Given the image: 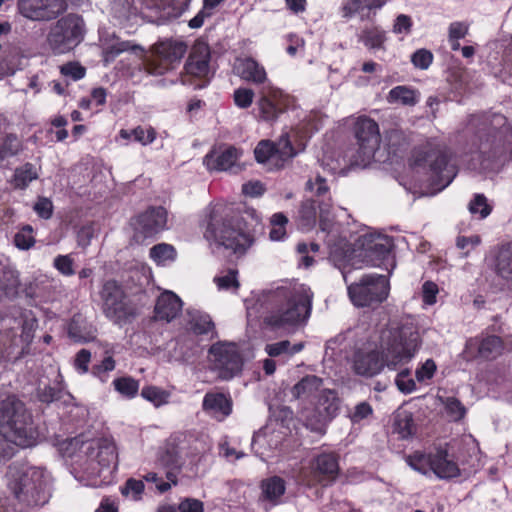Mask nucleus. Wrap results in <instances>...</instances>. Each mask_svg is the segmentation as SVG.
<instances>
[{
	"label": "nucleus",
	"instance_id": "c85d7f7f",
	"mask_svg": "<svg viewBox=\"0 0 512 512\" xmlns=\"http://www.w3.org/2000/svg\"><path fill=\"white\" fill-rule=\"evenodd\" d=\"M323 384V380L315 375H307L297 382L291 389V394L295 399H306L318 391Z\"/></svg>",
	"mask_w": 512,
	"mask_h": 512
},
{
	"label": "nucleus",
	"instance_id": "69168bd1",
	"mask_svg": "<svg viewBox=\"0 0 512 512\" xmlns=\"http://www.w3.org/2000/svg\"><path fill=\"white\" fill-rule=\"evenodd\" d=\"M412 27L411 18L405 14H400L397 16L394 25L393 32L396 34H408Z\"/></svg>",
	"mask_w": 512,
	"mask_h": 512
},
{
	"label": "nucleus",
	"instance_id": "c9c22d12",
	"mask_svg": "<svg viewBox=\"0 0 512 512\" xmlns=\"http://www.w3.org/2000/svg\"><path fill=\"white\" fill-rule=\"evenodd\" d=\"M190 325L192 331L199 335L207 334L214 330V323L211 317L200 311L191 313Z\"/></svg>",
	"mask_w": 512,
	"mask_h": 512
},
{
	"label": "nucleus",
	"instance_id": "2eb2a0df",
	"mask_svg": "<svg viewBox=\"0 0 512 512\" xmlns=\"http://www.w3.org/2000/svg\"><path fill=\"white\" fill-rule=\"evenodd\" d=\"M361 250L358 254L366 266H379L393 247L392 239L380 233H367L359 240Z\"/></svg>",
	"mask_w": 512,
	"mask_h": 512
},
{
	"label": "nucleus",
	"instance_id": "6ab92c4d",
	"mask_svg": "<svg viewBox=\"0 0 512 512\" xmlns=\"http://www.w3.org/2000/svg\"><path fill=\"white\" fill-rule=\"evenodd\" d=\"M242 151L231 145H222L213 149L204 158V164L209 170L227 171L235 166Z\"/></svg>",
	"mask_w": 512,
	"mask_h": 512
},
{
	"label": "nucleus",
	"instance_id": "e2e57ef3",
	"mask_svg": "<svg viewBox=\"0 0 512 512\" xmlns=\"http://www.w3.org/2000/svg\"><path fill=\"white\" fill-rule=\"evenodd\" d=\"M144 490V483L141 480L128 479L125 486L122 487L121 492L123 495H132L134 499H138L139 495Z\"/></svg>",
	"mask_w": 512,
	"mask_h": 512
},
{
	"label": "nucleus",
	"instance_id": "0eeeda50",
	"mask_svg": "<svg viewBox=\"0 0 512 512\" xmlns=\"http://www.w3.org/2000/svg\"><path fill=\"white\" fill-rule=\"evenodd\" d=\"M389 292V283L384 275H365L359 282L348 286V295L357 307H367L384 301Z\"/></svg>",
	"mask_w": 512,
	"mask_h": 512
},
{
	"label": "nucleus",
	"instance_id": "1a4fd4ad",
	"mask_svg": "<svg viewBox=\"0 0 512 512\" xmlns=\"http://www.w3.org/2000/svg\"><path fill=\"white\" fill-rule=\"evenodd\" d=\"M153 59L146 60V70L153 75H162L175 62H179L187 51V45L178 40L166 39L156 43L153 48Z\"/></svg>",
	"mask_w": 512,
	"mask_h": 512
},
{
	"label": "nucleus",
	"instance_id": "a19ab883",
	"mask_svg": "<svg viewBox=\"0 0 512 512\" xmlns=\"http://www.w3.org/2000/svg\"><path fill=\"white\" fill-rule=\"evenodd\" d=\"M98 449L97 458L100 465L105 467L115 462L117 458L116 448L112 442L103 440L99 442Z\"/></svg>",
	"mask_w": 512,
	"mask_h": 512
},
{
	"label": "nucleus",
	"instance_id": "f8f14e48",
	"mask_svg": "<svg viewBox=\"0 0 512 512\" xmlns=\"http://www.w3.org/2000/svg\"><path fill=\"white\" fill-rule=\"evenodd\" d=\"M254 154L257 162L269 163L276 169L284 167L285 163L296 155L287 134L282 135L277 143L270 140H261Z\"/></svg>",
	"mask_w": 512,
	"mask_h": 512
},
{
	"label": "nucleus",
	"instance_id": "4468645a",
	"mask_svg": "<svg viewBox=\"0 0 512 512\" xmlns=\"http://www.w3.org/2000/svg\"><path fill=\"white\" fill-rule=\"evenodd\" d=\"M100 296L104 314L114 322L120 323L131 314L125 302L124 292L116 281L109 280L104 283Z\"/></svg>",
	"mask_w": 512,
	"mask_h": 512
},
{
	"label": "nucleus",
	"instance_id": "6e6d98bb",
	"mask_svg": "<svg viewBox=\"0 0 512 512\" xmlns=\"http://www.w3.org/2000/svg\"><path fill=\"white\" fill-rule=\"evenodd\" d=\"M433 60V55L426 49H419L411 56L413 65L419 69H427Z\"/></svg>",
	"mask_w": 512,
	"mask_h": 512
},
{
	"label": "nucleus",
	"instance_id": "7c9ffc66",
	"mask_svg": "<svg viewBox=\"0 0 512 512\" xmlns=\"http://www.w3.org/2000/svg\"><path fill=\"white\" fill-rule=\"evenodd\" d=\"M261 489L266 500L275 502L285 492V481L278 476H273L261 482Z\"/></svg>",
	"mask_w": 512,
	"mask_h": 512
},
{
	"label": "nucleus",
	"instance_id": "20e7f679",
	"mask_svg": "<svg viewBox=\"0 0 512 512\" xmlns=\"http://www.w3.org/2000/svg\"><path fill=\"white\" fill-rule=\"evenodd\" d=\"M205 223L204 237L234 253H244L252 243L249 235L232 225V218L222 206L212 207Z\"/></svg>",
	"mask_w": 512,
	"mask_h": 512
},
{
	"label": "nucleus",
	"instance_id": "603ef678",
	"mask_svg": "<svg viewBox=\"0 0 512 512\" xmlns=\"http://www.w3.org/2000/svg\"><path fill=\"white\" fill-rule=\"evenodd\" d=\"M234 102L236 106L246 109L251 106L254 98V92L248 88H238L234 91Z\"/></svg>",
	"mask_w": 512,
	"mask_h": 512
},
{
	"label": "nucleus",
	"instance_id": "cd10ccee",
	"mask_svg": "<svg viewBox=\"0 0 512 512\" xmlns=\"http://www.w3.org/2000/svg\"><path fill=\"white\" fill-rule=\"evenodd\" d=\"M494 266L499 277L512 281V242L503 244L498 248Z\"/></svg>",
	"mask_w": 512,
	"mask_h": 512
},
{
	"label": "nucleus",
	"instance_id": "58836bf2",
	"mask_svg": "<svg viewBox=\"0 0 512 512\" xmlns=\"http://www.w3.org/2000/svg\"><path fill=\"white\" fill-rule=\"evenodd\" d=\"M160 465L177 469L180 467V454L178 449L174 445H166L165 449L160 453L158 457Z\"/></svg>",
	"mask_w": 512,
	"mask_h": 512
},
{
	"label": "nucleus",
	"instance_id": "de8ad7c7",
	"mask_svg": "<svg viewBox=\"0 0 512 512\" xmlns=\"http://www.w3.org/2000/svg\"><path fill=\"white\" fill-rule=\"evenodd\" d=\"M141 396L158 407L167 403L169 394L158 387L147 386L142 389Z\"/></svg>",
	"mask_w": 512,
	"mask_h": 512
},
{
	"label": "nucleus",
	"instance_id": "b1692460",
	"mask_svg": "<svg viewBox=\"0 0 512 512\" xmlns=\"http://www.w3.org/2000/svg\"><path fill=\"white\" fill-rule=\"evenodd\" d=\"M234 69L243 80L254 84H263L267 81V74L263 66L252 58L237 59Z\"/></svg>",
	"mask_w": 512,
	"mask_h": 512
},
{
	"label": "nucleus",
	"instance_id": "f3484780",
	"mask_svg": "<svg viewBox=\"0 0 512 512\" xmlns=\"http://www.w3.org/2000/svg\"><path fill=\"white\" fill-rule=\"evenodd\" d=\"M503 350L504 343L499 336L487 335L470 338L466 342L464 353L469 359L494 360L502 354Z\"/></svg>",
	"mask_w": 512,
	"mask_h": 512
},
{
	"label": "nucleus",
	"instance_id": "5fc2aeb1",
	"mask_svg": "<svg viewBox=\"0 0 512 512\" xmlns=\"http://www.w3.org/2000/svg\"><path fill=\"white\" fill-rule=\"evenodd\" d=\"M132 134L134 139L144 146L152 143L156 138V131L152 127L144 128L138 126L132 130Z\"/></svg>",
	"mask_w": 512,
	"mask_h": 512
},
{
	"label": "nucleus",
	"instance_id": "4c0bfd02",
	"mask_svg": "<svg viewBox=\"0 0 512 512\" xmlns=\"http://www.w3.org/2000/svg\"><path fill=\"white\" fill-rule=\"evenodd\" d=\"M20 287V280L18 275L13 271H5L0 278V289L4 291L5 295L14 298L18 295Z\"/></svg>",
	"mask_w": 512,
	"mask_h": 512
},
{
	"label": "nucleus",
	"instance_id": "8fccbe9b",
	"mask_svg": "<svg viewBox=\"0 0 512 512\" xmlns=\"http://www.w3.org/2000/svg\"><path fill=\"white\" fill-rule=\"evenodd\" d=\"M33 229L30 225L24 226L14 236V244L21 250H28L35 244V238L32 235Z\"/></svg>",
	"mask_w": 512,
	"mask_h": 512
},
{
	"label": "nucleus",
	"instance_id": "680f3d73",
	"mask_svg": "<svg viewBox=\"0 0 512 512\" xmlns=\"http://www.w3.org/2000/svg\"><path fill=\"white\" fill-rule=\"evenodd\" d=\"M436 364L432 359H427L423 365L416 370V378L419 382L429 380L436 371Z\"/></svg>",
	"mask_w": 512,
	"mask_h": 512
},
{
	"label": "nucleus",
	"instance_id": "f03ea898",
	"mask_svg": "<svg viewBox=\"0 0 512 512\" xmlns=\"http://www.w3.org/2000/svg\"><path fill=\"white\" fill-rule=\"evenodd\" d=\"M275 308L264 323L272 328H290L304 324L310 316L312 293L303 285L282 286L272 292Z\"/></svg>",
	"mask_w": 512,
	"mask_h": 512
},
{
	"label": "nucleus",
	"instance_id": "7ed1b4c3",
	"mask_svg": "<svg viewBox=\"0 0 512 512\" xmlns=\"http://www.w3.org/2000/svg\"><path fill=\"white\" fill-rule=\"evenodd\" d=\"M0 434L21 447L36 443L38 433L25 404L15 395L0 399Z\"/></svg>",
	"mask_w": 512,
	"mask_h": 512
},
{
	"label": "nucleus",
	"instance_id": "bf43d9fd",
	"mask_svg": "<svg viewBox=\"0 0 512 512\" xmlns=\"http://www.w3.org/2000/svg\"><path fill=\"white\" fill-rule=\"evenodd\" d=\"M55 268L65 276L74 274L73 260L69 255H59L54 260Z\"/></svg>",
	"mask_w": 512,
	"mask_h": 512
},
{
	"label": "nucleus",
	"instance_id": "052dcab7",
	"mask_svg": "<svg viewBox=\"0 0 512 512\" xmlns=\"http://www.w3.org/2000/svg\"><path fill=\"white\" fill-rule=\"evenodd\" d=\"M60 71L63 75L69 76L73 80H79L85 76V68L75 62L62 65Z\"/></svg>",
	"mask_w": 512,
	"mask_h": 512
},
{
	"label": "nucleus",
	"instance_id": "3c124183",
	"mask_svg": "<svg viewBox=\"0 0 512 512\" xmlns=\"http://www.w3.org/2000/svg\"><path fill=\"white\" fill-rule=\"evenodd\" d=\"M442 402L447 413L454 421L461 420L464 417L466 409L457 398L447 397Z\"/></svg>",
	"mask_w": 512,
	"mask_h": 512
},
{
	"label": "nucleus",
	"instance_id": "72a5a7b5",
	"mask_svg": "<svg viewBox=\"0 0 512 512\" xmlns=\"http://www.w3.org/2000/svg\"><path fill=\"white\" fill-rule=\"evenodd\" d=\"M150 257L157 265H166L176 258L175 248L167 243H160L150 249Z\"/></svg>",
	"mask_w": 512,
	"mask_h": 512
},
{
	"label": "nucleus",
	"instance_id": "a18cd8bd",
	"mask_svg": "<svg viewBox=\"0 0 512 512\" xmlns=\"http://www.w3.org/2000/svg\"><path fill=\"white\" fill-rule=\"evenodd\" d=\"M270 223L272 225L270 238L274 241L283 239L286 234L285 225L288 223L287 217L283 213H275L271 217Z\"/></svg>",
	"mask_w": 512,
	"mask_h": 512
},
{
	"label": "nucleus",
	"instance_id": "f704fd0d",
	"mask_svg": "<svg viewBox=\"0 0 512 512\" xmlns=\"http://www.w3.org/2000/svg\"><path fill=\"white\" fill-rule=\"evenodd\" d=\"M68 335L75 342H89L92 341L95 336L91 330H87L86 327L82 326L80 316H74L68 325Z\"/></svg>",
	"mask_w": 512,
	"mask_h": 512
},
{
	"label": "nucleus",
	"instance_id": "9b49d317",
	"mask_svg": "<svg viewBox=\"0 0 512 512\" xmlns=\"http://www.w3.org/2000/svg\"><path fill=\"white\" fill-rule=\"evenodd\" d=\"M340 409V399L335 390L323 389L318 396L316 411L312 415L302 412L305 426L313 432L324 433L327 422L332 420Z\"/></svg>",
	"mask_w": 512,
	"mask_h": 512
},
{
	"label": "nucleus",
	"instance_id": "a878e982",
	"mask_svg": "<svg viewBox=\"0 0 512 512\" xmlns=\"http://www.w3.org/2000/svg\"><path fill=\"white\" fill-rule=\"evenodd\" d=\"M506 118L499 113H487L472 116L470 125L477 129V133H486L488 136H495L498 128L503 126Z\"/></svg>",
	"mask_w": 512,
	"mask_h": 512
},
{
	"label": "nucleus",
	"instance_id": "e433bc0d",
	"mask_svg": "<svg viewBox=\"0 0 512 512\" xmlns=\"http://www.w3.org/2000/svg\"><path fill=\"white\" fill-rule=\"evenodd\" d=\"M394 431L398 433L402 439L410 437L414 433L412 415L408 412L397 414L394 419Z\"/></svg>",
	"mask_w": 512,
	"mask_h": 512
},
{
	"label": "nucleus",
	"instance_id": "37998d69",
	"mask_svg": "<svg viewBox=\"0 0 512 512\" xmlns=\"http://www.w3.org/2000/svg\"><path fill=\"white\" fill-rule=\"evenodd\" d=\"M224 0H203V8L198 12V14L189 21V27L196 29L200 28L205 18L210 17L212 15V10L217 7Z\"/></svg>",
	"mask_w": 512,
	"mask_h": 512
},
{
	"label": "nucleus",
	"instance_id": "6e6552de",
	"mask_svg": "<svg viewBox=\"0 0 512 512\" xmlns=\"http://www.w3.org/2000/svg\"><path fill=\"white\" fill-rule=\"evenodd\" d=\"M354 130L358 149L353 156V164L365 167L379 148L381 140L379 127L374 120L362 117L355 123Z\"/></svg>",
	"mask_w": 512,
	"mask_h": 512
},
{
	"label": "nucleus",
	"instance_id": "39448f33",
	"mask_svg": "<svg viewBox=\"0 0 512 512\" xmlns=\"http://www.w3.org/2000/svg\"><path fill=\"white\" fill-rule=\"evenodd\" d=\"M85 22L77 14L70 13L53 23L47 34L46 42L55 55L69 53L84 39Z\"/></svg>",
	"mask_w": 512,
	"mask_h": 512
},
{
	"label": "nucleus",
	"instance_id": "f257e3e1",
	"mask_svg": "<svg viewBox=\"0 0 512 512\" xmlns=\"http://www.w3.org/2000/svg\"><path fill=\"white\" fill-rule=\"evenodd\" d=\"M419 347V333L412 327L383 329L378 347L358 349L352 360L353 371L363 377L378 375L386 365L395 369L412 359Z\"/></svg>",
	"mask_w": 512,
	"mask_h": 512
},
{
	"label": "nucleus",
	"instance_id": "c756f323",
	"mask_svg": "<svg viewBox=\"0 0 512 512\" xmlns=\"http://www.w3.org/2000/svg\"><path fill=\"white\" fill-rule=\"evenodd\" d=\"M38 178V172L31 163H25L23 166L15 169L12 185L16 189H25L29 183Z\"/></svg>",
	"mask_w": 512,
	"mask_h": 512
},
{
	"label": "nucleus",
	"instance_id": "ea45409f",
	"mask_svg": "<svg viewBox=\"0 0 512 512\" xmlns=\"http://www.w3.org/2000/svg\"><path fill=\"white\" fill-rule=\"evenodd\" d=\"M299 219L302 227L311 228L316 222V206L313 200L302 202L299 210Z\"/></svg>",
	"mask_w": 512,
	"mask_h": 512
},
{
	"label": "nucleus",
	"instance_id": "4d7b16f0",
	"mask_svg": "<svg viewBox=\"0 0 512 512\" xmlns=\"http://www.w3.org/2000/svg\"><path fill=\"white\" fill-rule=\"evenodd\" d=\"M409 374H410L409 370L405 369L397 375L396 380H395L397 388L402 393H405V394L411 393L416 388L415 381L409 377Z\"/></svg>",
	"mask_w": 512,
	"mask_h": 512
},
{
	"label": "nucleus",
	"instance_id": "864d4df0",
	"mask_svg": "<svg viewBox=\"0 0 512 512\" xmlns=\"http://www.w3.org/2000/svg\"><path fill=\"white\" fill-rule=\"evenodd\" d=\"M215 283L217 284L219 289H238L239 282L237 279V271L236 270H229L226 274L215 277L214 279Z\"/></svg>",
	"mask_w": 512,
	"mask_h": 512
},
{
	"label": "nucleus",
	"instance_id": "0e129e2a",
	"mask_svg": "<svg viewBox=\"0 0 512 512\" xmlns=\"http://www.w3.org/2000/svg\"><path fill=\"white\" fill-rule=\"evenodd\" d=\"M306 189L309 191H314L317 196H322L329 190L326 184V179L320 175H318L314 181L308 180L306 183Z\"/></svg>",
	"mask_w": 512,
	"mask_h": 512
},
{
	"label": "nucleus",
	"instance_id": "bb28decb",
	"mask_svg": "<svg viewBox=\"0 0 512 512\" xmlns=\"http://www.w3.org/2000/svg\"><path fill=\"white\" fill-rule=\"evenodd\" d=\"M386 0H344L342 6L343 17L350 18L355 14H362L361 19L369 17L372 10L380 9Z\"/></svg>",
	"mask_w": 512,
	"mask_h": 512
},
{
	"label": "nucleus",
	"instance_id": "393cba45",
	"mask_svg": "<svg viewBox=\"0 0 512 512\" xmlns=\"http://www.w3.org/2000/svg\"><path fill=\"white\" fill-rule=\"evenodd\" d=\"M182 302L180 298L170 292L162 293L155 305V317L159 320L171 321L180 313Z\"/></svg>",
	"mask_w": 512,
	"mask_h": 512
},
{
	"label": "nucleus",
	"instance_id": "4be33fe9",
	"mask_svg": "<svg viewBox=\"0 0 512 512\" xmlns=\"http://www.w3.org/2000/svg\"><path fill=\"white\" fill-rule=\"evenodd\" d=\"M281 96V91L271 85L265 86L260 91L258 107L262 119L265 121H274L278 118L282 110L278 107L277 101Z\"/></svg>",
	"mask_w": 512,
	"mask_h": 512
},
{
	"label": "nucleus",
	"instance_id": "c03bdc74",
	"mask_svg": "<svg viewBox=\"0 0 512 512\" xmlns=\"http://www.w3.org/2000/svg\"><path fill=\"white\" fill-rule=\"evenodd\" d=\"M113 384L116 391L129 398L134 397L139 389L138 381L131 377L117 378L113 381Z\"/></svg>",
	"mask_w": 512,
	"mask_h": 512
},
{
	"label": "nucleus",
	"instance_id": "49530a36",
	"mask_svg": "<svg viewBox=\"0 0 512 512\" xmlns=\"http://www.w3.org/2000/svg\"><path fill=\"white\" fill-rule=\"evenodd\" d=\"M468 209L473 215L479 214L480 219L486 218L492 211V207L488 204L487 198L483 194H476L469 203Z\"/></svg>",
	"mask_w": 512,
	"mask_h": 512
},
{
	"label": "nucleus",
	"instance_id": "423d86ee",
	"mask_svg": "<svg viewBox=\"0 0 512 512\" xmlns=\"http://www.w3.org/2000/svg\"><path fill=\"white\" fill-rule=\"evenodd\" d=\"M408 465L423 475L433 473L439 479H452L460 476V468L446 449L438 448L428 454L415 452L408 456Z\"/></svg>",
	"mask_w": 512,
	"mask_h": 512
},
{
	"label": "nucleus",
	"instance_id": "9d476101",
	"mask_svg": "<svg viewBox=\"0 0 512 512\" xmlns=\"http://www.w3.org/2000/svg\"><path fill=\"white\" fill-rule=\"evenodd\" d=\"M212 370L223 380H229L242 369V358L233 343H216L209 349Z\"/></svg>",
	"mask_w": 512,
	"mask_h": 512
},
{
	"label": "nucleus",
	"instance_id": "09e8293b",
	"mask_svg": "<svg viewBox=\"0 0 512 512\" xmlns=\"http://www.w3.org/2000/svg\"><path fill=\"white\" fill-rule=\"evenodd\" d=\"M30 486V478L26 474H21L18 477L12 476V479L9 482V487L13 492L14 496L23 500V496L28 493Z\"/></svg>",
	"mask_w": 512,
	"mask_h": 512
},
{
	"label": "nucleus",
	"instance_id": "338daca9",
	"mask_svg": "<svg viewBox=\"0 0 512 512\" xmlns=\"http://www.w3.org/2000/svg\"><path fill=\"white\" fill-rule=\"evenodd\" d=\"M180 512H203V503L194 498H185L178 506Z\"/></svg>",
	"mask_w": 512,
	"mask_h": 512
},
{
	"label": "nucleus",
	"instance_id": "ddd939ff",
	"mask_svg": "<svg viewBox=\"0 0 512 512\" xmlns=\"http://www.w3.org/2000/svg\"><path fill=\"white\" fill-rule=\"evenodd\" d=\"M19 13L32 21H50L63 14L68 4L66 0H19Z\"/></svg>",
	"mask_w": 512,
	"mask_h": 512
},
{
	"label": "nucleus",
	"instance_id": "774afa93",
	"mask_svg": "<svg viewBox=\"0 0 512 512\" xmlns=\"http://www.w3.org/2000/svg\"><path fill=\"white\" fill-rule=\"evenodd\" d=\"M52 209V202L48 198L44 197L39 198L34 205V210L36 211V213L44 219H49L51 217Z\"/></svg>",
	"mask_w": 512,
	"mask_h": 512
},
{
	"label": "nucleus",
	"instance_id": "aec40b11",
	"mask_svg": "<svg viewBox=\"0 0 512 512\" xmlns=\"http://www.w3.org/2000/svg\"><path fill=\"white\" fill-rule=\"evenodd\" d=\"M233 402L230 396L220 392L205 394L202 409L218 421L224 420L232 413Z\"/></svg>",
	"mask_w": 512,
	"mask_h": 512
},
{
	"label": "nucleus",
	"instance_id": "412c9836",
	"mask_svg": "<svg viewBox=\"0 0 512 512\" xmlns=\"http://www.w3.org/2000/svg\"><path fill=\"white\" fill-rule=\"evenodd\" d=\"M311 472L320 482H333L339 473L337 457L332 453L318 455L311 462Z\"/></svg>",
	"mask_w": 512,
	"mask_h": 512
},
{
	"label": "nucleus",
	"instance_id": "a211bd4d",
	"mask_svg": "<svg viewBox=\"0 0 512 512\" xmlns=\"http://www.w3.org/2000/svg\"><path fill=\"white\" fill-rule=\"evenodd\" d=\"M432 178L438 189L447 187L457 174L456 168L449 163V157L444 151H434L428 156Z\"/></svg>",
	"mask_w": 512,
	"mask_h": 512
},
{
	"label": "nucleus",
	"instance_id": "5701e85b",
	"mask_svg": "<svg viewBox=\"0 0 512 512\" xmlns=\"http://www.w3.org/2000/svg\"><path fill=\"white\" fill-rule=\"evenodd\" d=\"M209 48L205 44H198L194 46L188 60L185 64L187 74L203 78L209 73Z\"/></svg>",
	"mask_w": 512,
	"mask_h": 512
},
{
	"label": "nucleus",
	"instance_id": "473e14b6",
	"mask_svg": "<svg viewBox=\"0 0 512 512\" xmlns=\"http://www.w3.org/2000/svg\"><path fill=\"white\" fill-rule=\"evenodd\" d=\"M360 41L369 49H385L386 33L379 27L364 29L359 37Z\"/></svg>",
	"mask_w": 512,
	"mask_h": 512
},
{
	"label": "nucleus",
	"instance_id": "dca6fc26",
	"mask_svg": "<svg viewBox=\"0 0 512 512\" xmlns=\"http://www.w3.org/2000/svg\"><path fill=\"white\" fill-rule=\"evenodd\" d=\"M167 223V211L163 207H150L132 220L134 238L142 241L164 230Z\"/></svg>",
	"mask_w": 512,
	"mask_h": 512
},
{
	"label": "nucleus",
	"instance_id": "79ce46f5",
	"mask_svg": "<svg viewBox=\"0 0 512 512\" xmlns=\"http://www.w3.org/2000/svg\"><path fill=\"white\" fill-rule=\"evenodd\" d=\"M22 150V145L17 136L9 134L0 146V162L5 158L17 155Z\"/></svg>",
	"mask_w": 512,
	"mask_h": 512
},
{
	"label": "nucleus",
	"instance_id": "13d9d810",
	"mask_svg": "<svg viewBox=\"0 0 512 512\" xmlns=\"http://www.w3.org/2000/svg\"><path fill=\"white\" fill-rule=\"evenodd\" d=\"M439 293L438 285L432 281H426L422 285V299L424 304L433 305L436 303V296Z\"/></svg>",
	"mask_w": 512,
	"mask_h": 512
},
{
	"label": "nucleus",
	"instance_id": "2f4dec72",
	"mask_svg": "<svg viewBox=\"0 0 512 512\" xmlns=\"http://www.w3.org/2000/svg\"><path fill=\"white\" fill-rule=\"evenodd\" d=\"M387 100L389 103L413 106L418 102V93L407 86H396L390 90Z\"/></svg>",
	"mask_w": 512,
	"mask_h": 512
}]
</instances>
